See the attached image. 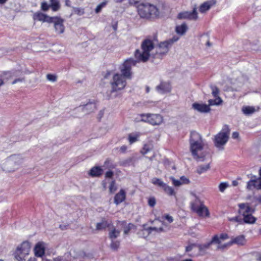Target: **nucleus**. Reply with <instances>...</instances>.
<instances>
[{"label":"nucleus","mask_w":261,"mask_h":261,"mask_svg":"<svg viewBox=\"0 0 261 261\" xmlns=\"http://www.w3.org/2000/svg\"><path fill=\"white\" fill-rule=\"evenodd\" d=\"M46 78L48 81L53 82H56L57 79V76L53 74H47Z\"/></svg>","instance_id":"obj_46"},{"label":"nucleus","mask_w":261,"mask_h":261,"mask_svg":"<svg viewBox=\"0 0 261 261\" xmlns=\"http://www.w3.org/2000/svg\"><path fill=\"white\" fill-rule=\"evenodd\" d=\"M179 38L174 36L171 39L161 42L156 47V52L153 55L154 58L162 59L169 50L173 44L177 41Z\"/></svg>","instance_id":"obj_5"},{"label":"nucleus","mask_w":261,"mask_h":261,"mask_svg":"<svg viewBox=\"0 0 261 261\" xmlns=\"http://www.w3.org/2000/svg\"><path fill=\"white\" fill-rule=\"evenodd\" d=\"M187 19L190 20H196L198 18V14L197 12L196 8H194L193 10L191 12L188 11V14L187 15Z\"/></svg>","instance_id":"obj_33"},{"label":"nucleus","mask_w":261,"mask_h":261,"mask_svg":"<svg viewBox=\"0 0 261 261\" xmlns=\"http://www.w3.org/2000/svg\"><path fill=\"white\" fill-rule=\"evenodd\" d=\"M68 226V225H60L59 226V228L62 230H65V229H67Z\"/></svg>","instance_id":"obj_60"},{"label":"nucleus","mask_w":261,"mask_h":261,"mask_svg":"<svg viewBox=\"0 0 261 261\" xmlns=\"http://www.w3.org/2000/svg\"><path fill=\"white\" fill-rule=\"evenodd\" d=\"M34 254L36 257H42L45 253V247L44 243L39 242L35 246L34 249Z\"/></svg>","instance_id":"obj_19"},{"label":"nucleus","mask_w":261,"mask_h":261,"mask_svg":"<svg viewBox=\"0 0 261 261\" xmlns=\"http://www.w3.org/2000/svg\"><path fill=\"white\" fill-rule=\"evenodd\" d=\"M232 185L233 186H237L238 185V182L237 180H233L232 181Z\"/></svg>","instance_id":"obj_63"},{"label":"nucleus","mask_w":261,"mask_h":261,"mask_svg":"<svg viewBox=\"0 0 261 261\" xmlns=\"http://www.w3.org/2000/svg\"><path fill=\"white\" fill-rule=\"evenodd\" d=\"M49 2L50 8L53 11L56 12L60 9L61 6L59 0H49Z\"/></svg>","instance_id":"obj_29"},{"label":"nucleus","mask_w":261,"mask_h":261,"mask_svg":"<svg viewBox=\"0 0 261 261\" xmlns=\"http://www.w3.org/2000/svg\"><path fill=\"white\" fill-rule=\"evenodd\" d=\"M50 8V4H48L46 2H42L41 3V9L43 11H47Z\"/></svg>","instance_id":"obj_41"},{"label":"nucleus","mask_w":261,"mask_h":261,"mask_svg":"<svg viewBox=\"0 0 261 261\" xmlns=\"http://www.w3.org/2000/svg\"><path fill=\"white\" fill-rule=\"evenodd\" d=\"M197 248V244H192L187 246L186 248V251L188 252L192 251L194 248Z\"/></svg>","instance_id":"obj_47"},{"label":"nucleus","mask_w":261,"mask_h":261,"mask_svg":"<svg viewBox=\"0 0 261 261\" xmlns=\"http://www.w3.org/2000/svg\"><path fill=\"white\" fill-rule=\"evenodd\" d=\"M162 218L166 220L169 223H171L173 221V217L169 214H165L162 216Z\"/></svg>","instance_id":"obj_49"},{"label":"nucleus","mask_w":261,"mask_h":261,"mask_svg":"<svg viewBox=\"0 0 261 261\" xmlns=\"http://www.w3.org/2000/svg\"><path fill=\"white\" fill-rule=\"evenodd\" d=\"M111 225H112L111 221L108 222V221L105 218H102L100 222L97 223L96 225V229L97 230H105L106 228L110 227Z\"/></svg>","instance_id":"obj_21"},{"label":"nucleus","mask_w":261,"mask_h":261,"mask_svg":"<svg viewBox=\"0 0 261 261\" xmlns=\"http://www.w3.org/2000/svg\"><path fill=\"white\" fill-rule=\"evenodd\" d=\"M65 5L67 7H71V1L70 0H65Z\"/></svg>","instance_id":"obj_58"},{"label":"nucleus","mask_w":261,"mask_h":261,"mask_svg":"<svg viewBox=\"0 0 261 261\" xmlns=\"http://www.w3.org/2000/svg\"><path fill=\"white\" fill-rule=\"evenodd\" d=\"M136 59L132 58L126 59L119 66V69L120 71V75L127 79L131 80L134 76V72L132 70V67L135 66L138 62H139Z\"/></svg>","instance_id":"obj_4"},{"label":"nucleus","mask_w":261,"mask_h":261,"mask_svg":"<svg viewBox=\"0 0 261 261\" xmlns=\"http://www.w3.org/2000/svg\"><path fill=\"white\" fill-rule=\"evenodd\" d=\"M140 136V134L139 133L129 134L128 135V141L129 144H132L138 141Z\"/></svg>","instance_id":"obj_27"},{"label":"nucleus","mask_w":261,"mask_h":261,"mask_svg":"<svg viewBox=\"0 0 261 261\" xmlns=\"http://www.w3.org/2000/svg\"><path fill=\"white\" fill-rule=\"evenodd\" d=\"M4 75H8V77H12L11 73V72H9V71L4 72Z\"/></svg>","instance_id":"obj_61"},{"label":"nucleus","mask_w":261,"mask_h":261,"mask_svg":"<svg viewBox=\"0 0 261 261\" xmlns=\"http://www.w3.org/2000/svg\"><path fill=\"white\" fill-rule=\"evenodd\" d=\"M188 11L181 12L178 14L177 18L179 19H187Z\"/></svg>","instance_id":"obj_44"},{"label":"nucleus","mask_w":261,"mask_h":261,"mask_svg":"<svg viewBox=\"0 0 261 261\" xmlns=\"http://www.w3.org/2000/svg\"><path fill=\"white\" fill-rule=\"evenodd\" d=\"M208 105L204 103L194 102L192 104V108L200 113H207L210 111V106L212 105V99L208 100Z\"/></svg>","instance_id":"obj_13"},{"label":"nucleus","mask_w":261,"mask_h":261,"mask_svg":"<svg viewBox=\"0 0 261 261\" xmlns=\"http://www.w3.org/2000/svg\"><path fill=\"white\" fill-rule=\"evenodd\" d=\"M118 223L120 224L122 226H125L124 229V234H127L132 229H136V226L132 223H129L127 225L126 221H118Z\"/></svg>","instance_id":"obj_23"},{"label":"nucleus","mask_w":261,"mask_h":261,"mask_svg":"<svg viewBox=\"0 0 261 261\" xmlns=\"http://www.w3.org/2000/svg\"><path fill=\"white\" fill-rule=\"evenodd\" d=\"M212 243V240L209 242L208 243L204 244H197V248L198 249V254L203 255L205 251L210 247V245Z\"/></svg>","instance_id":"obj_26"},{"label":"nucleus","mask_w":261,"mask_h":261,"mask_svg":"<svg viewBox=\"0 0 261 261\" xmlns=\"http://www.w3.org/2000/svg\"><path fill=\"white\" fill-rule=\"evenodd\" d=\"M212 4L211 2H206L202 3L199 7V11L201 13H205L208 10Z\"/></svg>","instance_id":"obj_28"},{"label":"nucleus","mask_w":261,"mask_h":261,"mask_svg":"<svg viewBox=\"0 0 261 261\" xmlns=\"http://www.w3.org/2000/svg\"><path fill=\"white\" fill-rule=\"evenodd\" d=\"M138 13L141 18L153 20L160 17L159 8L150 3H142L138 6Z\"/></svg>","instance_id":"obj_2"},{"label":"nucleus","mask_w":261,"mask_h":261,"mask_svg":"<svg viewBox=\"0 0 261 261\" xmlns=\"http://www.w3.org/2000/svg\"><path fill=\"white\" fill-rule=\"evenodd\" d=\"M228 238L226 233H222L219 235H215L213 237V246L216 250H223L230 246L228 242H225V241Z\"/></svg>","instance_id":"obj_11"},{"label":"nucleus","mask_w":261,"mask_h":261,"mask_svg":"<svg viewBox=\"0 0 261 261\" xmlns=\"http://www.w3.org/2000/svg\"><path fill=\"white\" fill-rule=\"evenodd\" d=\"M73 11L74 14H77L79 16L83 15L85 13L84 9L83 8H73Z\"/></svg>","instance_id":"obj_40"},{"label":"nucleus","mask_w":261,"mask_h":261,"mask_svg":"<svg viewBox=\"0 0 261 261\" xmlns=\"http://www.w3.org/2000/svg\"><path fill=\"white\" fill-rule=\"evenodd\" d=\"M210 168V164H207L206 165H200L197 168V173L200 174L205 171H206L208 169Z\"/></svg>","instance_id":"obj_36"},{"label":"nucleus","mask_w":261,"mask_h":261,"mask_svg":"<svg viewBox=\"0 0 261 261\" xmlns=\"http://www.w3.org/2000/svg\"><path fill=\"white\" fill-rule=\"evenodd\" d=\"M256 260L258 261H261V254L258 253L256 255Z\"/></svg>","instance_id":"obj_62"},{"label":"nucleus","mask_w":261,"mask_h":261,"mask_svg":"<svg viewBox=\"0 0 261 261\" xmlns=\"http://www.w3.org/2000/svg\"><path fill=\"white\" fill-rule=\"evenodd\" d=\"M171 89V83L169 82H161L160 84L156 87V90L161 93L170 92Z\"/></svg>","instance_id":"obj_17"},{"label":"nucleus","mask_w":261,"mask_h":261,"mask_svg":"<svg viewBox=\"0 0 261 261\" xmlns=\"http://www.w3.org/2000/svg\"><path fill=\"white\" fill-rule=\"evenodd\" d=\"M156 204V200L154 197H150L148 199V204L151 207H153Z\"/></svg>","instance_id":"obj_43"},{"label":"nucleus","mask_w":261,"mask_h":261,"mask_svg":"<svg viewBox=\"0 0 261 261\" xmlns=\"http://www.w3.org/2000/svg\"><path fill=\"white\" fill-rule=\"evenodd\" d=\"M127 148V147L126 145H122L120 147V150L122 153H124L126 152Z\"/></svg>","instance_id":"obj_55"},{"label":"nucleus","mask_w":261,"mask_h":261,"mask_svg":"<svg viewBox=\"0 0 261 261\" xmlns=\"http://www.w3.org/2000/svg\"><path fill=\"white\" fill-rule=\"evenodd\" d=\"M102 171L101 167L95 166L90 169L89 173L92 177H99L102 175Z\"/></svg>","instance_id":"obj_25"},{"label":"nucleus","mask_w":261,"mask_h":261,"mask_svg":"<svg viewBox=\"0 0 261 261\" xmlns=\"http://www.w3.org/2000/svg\"><path fill=\"white\" fill-rule=\"evenodd\" d=\"M120 233V231L119 230H117L115 228H114L111 231H110L109 233V237L110 239L112 240L117 238Z\"/></svg>","instance_id":"obj_35"},{"label":"nucleus","mask_w":261,"mask_h":261,"mask_svg":"<svg viewBox=\"0 0 261 261\" xmlns=\"http://www.w3.org/2000/svg\"><path fill=\"white\" fill-rule=\"evenodd\" d=\"M180 180L182 184H189L190 182V180L184 176L180 177Z\"/></svg>","instance_id":"obj_52"},{"label":"nucleus","mask_w":261,"mask_h":261,"mask_svg":"<svg viewBox=\"0 0 261 261\" xmlns=\"http://www.w3.org/2000/svg\"><path fill=\"white\" fill-rule=\"evenodd\" d=\"M246 240L244 235H241L238 236L233 239L231 241L228 242V245L230 246L232 245L233 244H236L238 245H244L246 244Z\"/></svg>","instance_id":"obj_22"},{"label":"nucleus","mask_w":261,"mask_h":261,"mask_svg":"<svg viewBox=\"0 0 261 261\" xmlns=\"http://www.w3.org/2000/svg\"><path fill=\"white\" fill-rule=\"evenodd\" d=\"M89 107L90 108H93L94 109H96V103H93V102H89V103H87L84 106V108L86 109H88Z\"/></svg>","instance_id":"obj_51"},{"label":"nucleus","mask_w":261,"mask_h":261,"mask_svg":"<svg viewBox=\"0 0 261 261\" xmlns=\"http://www.w3.org/2000/svg\"><path fill=\"white\" fill-rule=\"evenodd\" d=\"M154 48L153 40L149 38H145L141 43V53L139 49L135 50L134 56L135 58L140 62L147 61L150 56V51Z\"/></svg>","instance_id":"obj_3"},{"label":"nucleus","mask_w":261,"mask_h":261,"mask_svg":"<svg viewBox=\"0 0 261 261\" xmlns=\"http://www.w3.org/2000/svg\"><path fill=\"white\" fill-rule=\"evenodd\" d=\"M52 18L53 16H48L39 11L35 13L33 15L34 20H37L43 22H46L49 23H51V22L53 21Z\"/></svg>","instance_id":"obj_15"},{"label":"nucleus","mask_w":261,"mask_h":261,"mask_svg":"<svg viewBox=\"0 0 261 261\" xmlns=\"http://www.w3.org/2000/svg\"><path fill=\"white\" fill-rule=\"evenodd\" d=\"M238 206L239 207V213L242 216L252 213L254 212V210L250 207L248 203H240Z\"/></svg>","instance_id":"obj_18"},{"label":"nucleus","mask_w":261,"mask_h":261,"mask_svg":"<svg viewBox=\"0 0 261 261\" xmlns=\"http://www.w3.org/2000/svg\"><path fill=\"white\" fill-rule=\"evenodd\" d=\"M171 180L174 186L178 187L182 185V182H181L180 180L175 179L174 177H172Z\"/></svg>","instance_id":"obj_50"},{"label":"nucleus","mask_w":261,"mask_h":261,"mask_svg":"<svg viewBox=\"0 0 261 261\" xmlns=\"http://www.w3.org/2000/svg\"><path fill=\"white\" fill-rule=\"evenodd\" d=\"M191 208L193 212L196 213L200 217H206L210 215V212L207 207L204 205V202L198 198L191 203Z\"/></svg>","instance_id":"obj_7"},{"label":"nucleus","mask_w":261,"mask_h":261,"mask_svg":"<svg viewBox=\"0 0 261 261\" xmlns=\"http://www.w3.org/2000/svg\"><path fill=\"white\" fill-rule=\"evenodd\" d=\"M150 150V148L149 147V145L147 144H145L143 146V147L142 148V150L141 151V153L143 154H145L147 152H148Z\"/></svg>","instance_id":"obj_48"},{"label":"nucleus","mask_w":261,"mask_h":261,"mask_svg":"<svg viewBox=\"0 0 261 261\" xmlns=\"http://www.w3.org/2000/svg\"><path fill=\"white\" fill-rule=\"evenodd\" d=\"M164 192L169 196H175L176 192L173 188L168 186L165 184V186L162 188Z\"/></svg>","instance_id":"obj_32"},{"label":"nucleus","mask_w":261,"mask_h":261,"mask_svg":"<svg viewBox=\"0 0 261 261\" xmlns=\"http://www.w3.org/2000/svg\"><path fill=\"white\" fill-rule=\"evenodd\" d=\"M139 116L141 118V121L149 123L152 125H159L163 121V116L158 114L143 113Z\"/></svg>","instance_id":"obj_9"},{"label":"nucleus","mask_w":261,"mask_h":261,"mask_svg":"<svg viewBox=\"0 0 261 261\" xmlns=\"http://www.w3.org/2000/svg\"><path fill=\"white\" fill-rule=\"evenodd\" d=\"M104 112L103 110H100L97 116V119L98 121H100L101 118L103 116Z\"/></svg>","instance_id":"obj_54"},{"label":"nucleus","mask_w":261,"mask_h":261,"mask_svg":"<svg viewBox=\"0 0 261 261\" xmlns=\"http://www.w3.org/2000/svg\"><path fill=\"white\" fill-rule=\"evenodd\" d=\"M117 189L115 180H112L109 186V192L111 194L114 193Z\"/></svg>","instance_id":"obj_38"},{"label":"nucleus","mask_w":261,"mask_h":261,"mask_svg":"<svg viewBox=\"0 0 261 261\" xmlns=\"http://www.w3.org/2000/svg\"><path fill=\"white\" fill-rule=\"evenodd\" d=\"M219 90L216 88L213 89V106H220L223 103L222 99L218 95Z\"/></svg>","instance_id":"obj_24"},{"label":"nucleus","mask_w":261,"mask_h":261,"mask_svg":"<svg viewBox=\"0 0 261 261\" xmlns=\"http://www.w3.org/2000/svg\"><path fill=\"white\" fill-rule=\"evenodd\" d=\"M151 182L152 184L158 186L162 188H163V186L165 185V183H164L161 179L156 177L153 178L152 179Z\"/></svg>","instance_id":"obj_37"},{"label":"nucleus","mask_w":261,"mask_h":261,"mask_svg":"<svg viewBox=\"0 0 261 261\" xmlns=\"http://www.w3.org/2000/svg\"><path fill=\"white\" fill-rule=\"evenodd\" d=\"M23 80H24V79H20V78H19V79H16L14 80L12 82V85H14V84H15L17 83V82H22V81H23Z\"/></svg>","instance_id":"obj_57"},{"label":"nucleus","mask_w":261,"mask_h":261,"mask_svg":"<svg viewBox=\"0 0 261 261\" xmlns=\"http://www.w3.org/2000/svg\"><path fill=\"white\" fill-rule=\"evenodd\" d=\"M188 30V27L185 23L181 24V25H177L176 27V32L177 34L180 35L184 34Z\"/></svg>","instance_id":"obj_31"},{"label":"nucleus","mask_w":261,"mask_h":261,"mask_svg":"<svg viewBox=\"0 0 261 261\" xmlns=\"http://www.w3.org/2000/svg\"><path fill=\"white\" fill-rule=\"evenodd\" d=\"M229 220L231 221H235V222H239V218L238 217H233L229 219Z\"/></svg>","instance_id":"obj_59"},{"label":"nucleus","mask_w":261,"mask_h":261,"mask_svg":"<svg viewBox=\"0 0 261 261\" xmlns=\"http://www.w3.org/2000/svg\"><path fill=\"white\" fill-rule=\"evenodd\" d=\"M242 111L246 115H251L255 112V109L251 106H244L242 108Z\"/></svg>","instance_id":"obj_30"},{"label":"nucleus","mask_w":261,"mask_h":261,"mask_svg":"<svg viewBox=\"0 0 261 261\" xmlns=\"http://www.w3.org/2000/svg\"><path fill=\"white\" fill-rule=\"evenodd\" d=\"M107 4V1H105V2H103L102 3H101L100 4H99L96 8L95 9V12L98 13L99 12H100L101 10V9L104 8L106 5Z\"/></svg>","instance_id":"obj_42"},{"label":"nucleus","mask_w":261,"mask_h":261,"mask_svg":"<svg viewBox=\"0 0 261 261\" xmlns=\"http://www.w3.org/2000/svg\"><path fill=\"white\" fill-rule=\"evenodd\" d=\"M126 199V192L124 189H121L114 197V202L118 205L124 201Z\"/></svg>","instance_id":"obj_20"},{"label":"nucleus","mask_w":261,"mask_h":261,"mask_svg":"<svg viewBox=\"0 0 261 261\" xmlns=\"http://www.w3.org/2000/svg\"><path fill=\"white\" fill-rule=\"evenodd\" d=\"M31 249V244L29 242L23 241L20 246H18L14 252L15 258L18 261H24L25 257L29 255Z\"/></svg>","instance_id":"obj_10"},{"label":"nucleus","mask_w":261,"mask_h":261,"mask_svg":"<svg viewBox=\"0 0 261 261\" xmlns=\"http://www.w3.org/2000/svg\"><path fill=\"white\" fill-rule=\"evenodd\" d=\"M230 129L228 125H224L221 131L215 138V146L219 150H223L224 145L228 140Z\"/></svg>","instance_id":"obj_6"},{"label":"nucleus","mask_w":261,"mask_h":261,"mask_svg":"<svg viewBox=\"0 0 261 261\" xmlns=\"http://www.w3.org/2000/svg\"><path fill=\"white\" fill-rule=\"evenodd\" d=\"M257 201L258 202V203H261V195H259L257 198Z\"/></svg>","instance_id":"obj_64"},{"label":"nucleus","mask_w":261,"mask_h":261,"mask_svg":"<svg viewBox=\"0 0 261 261\" xmlns=\"http://www.w3.org/2000/svg\"><path fill=\"white\" fill-rule=\"evenodd\" d=\"M127 79L120 75L119 73L114 74L110 82L111 92H116L123 90L127 85Z\"/></svg>","instance_id":"obj_8"},{"label":"nucleus","mask_w":261,"mask_h":261,"mask_svg":"<svg viewBox=\"0 0 261 261\" xmlns=\"http://www.w3.org/2000/svg\"><path fill=\"white\" fill-rule=\"evenodd\" d=\"M165 226V228L164 229L163 227H161L159 228L155 227H149L147 228H144L141 230L143 235L146 234L147 237L148 236L152 231H155L158 232H161L163 231H167L170 229V227L168 225L164 224L163 223Z\"/></svg>","instance_id":"obj_16"},{"label":"nucleus","mask_w":261,"mask_h":261,"mask_svg":"<svg viewBox=\"0 0 261 261\" xmlns=\"http://www.w3.org/2000/svg\"><path fill=\"white\" fill-rule=\"evenodd\" d=\"M190 149L194 160L202 162L205 160L206 152L200 135L195 131L191 132L189 139Z\"/></svg>","instance_id":"obj_1"},{"label":"nucleus","mask_w":261,"mask_h":261,"mask_svg":"<svg viewBox=\"0 0 261 261\" xmlns=\"http://www.w3.org/2000/svg\"><path fill=\"white\" fill-rule=\"evenodd\" d=\"M232 137L233 139H238L239 137V134L237 132H234L232 134Z\"/></svg>","instance_id":"obj_56"},{"label":"nucleus","mask_w":261,"mask_h":261,"mask_svg":"<svg viewBox=\"0 0 261 261\" xmlns=\"http://www.w3.org/2000/svg\"><path fill=\"white\" fill-rule=\"evenodd\" d=\"M51 23L54 24L55 31L57 34H61L64 33L65 27L63 24L64 20L58 16H53Z\"/></svg>","instance_id":"obj_12"},{"label":"nucleus","mask_w":261,"mask_h":261,"mask_svg":"<svg viewBox=\"0 0 261 261\" xmlns=\"http://www.w3.org/2000/svg\"><path fill=\"white\" fill-rule=\"evenodd\" d=\"M114 173L112 171H107L105 174V177L106 178H112L113 176Z\"/></svg>","instance_id":"obj_53"},{"label":"nucleus","mask_w":261,"mask_h":261,"mask_svg":"<svg viewBox=\"0 0 261 261\" xmlns=\"http://www.w3.org/2000/svg\"><path fill=\"white\" fill-rule=\"evenodd\" d=\"M228 187V184L227 182H222L219 186V189L220 192H223Z\"/></svg>","instance_id":"obj_45"},{"label":"nucleus","mask_w":261,"mask_h":261,"mask_svg":"<svg viewBox=\"0 0 261 261\" xmlns=\"http://www.w3.org/2000/svg\"><path fill=\"white\" fill-rule=\"evenodd\" d=\"M120 246V242L119 241H113L112 240V242L110 244L111 248L113 250H117Z\"/></svg>","instance_id":"obj_39"},{"label":"nucleus","mask_w":261,"mask_h":261,"mask_svg":"<svg viewBox=\"0 0 261 261\" xmlns=\"http://www.w3.org/2000/svg\"><path fill=\"white\" fill-rule=\"evenodd\" d=\"M247 189L249 190L261 189V179L255 176L251 177V179L247 182Z\"/></svg>","instance_id":"obj_14"},{"label":"nucleus","mask_w":261,"mask_h":261,"mask_svg":"<svg viewBox=\"0 0 261 261\" xmlns=\"http://www.w3.org/2000/svg\"><path fill=\"white\" fill-rule=\"evenodd\" d=\"M252 214L250 213L243 216L244 222L246 223H253L255 222V218L252 216Z\"/></svg>","instance_id":"obj_34"}]
</instances>
